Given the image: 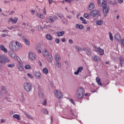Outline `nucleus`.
I'll list each match as a JSON object with an SVG mask.
<instances>
[{
    "instance_id": "nucleus-35",
    "label": "nucleus",
    "mask_w": 124,
    "mask_h": 124,
    "mask_svg": "<svg viewBox=\"0 0 124 124\" xmlns=\"http://www.w3.org/2000/svg\"><path fill=\"white\" fill-rule=\"evenodd\" d=\"M38 94L40 97H44V94H43V93H42V92H41V91H39Z\"/></svg>"
},
{
    "instance_id": "nucleus-4",
    "label": "nucleus",
    "mask_w": 124,
    "mask_h": 124,
    "mask_svg": "<svg viewBox=\"0 0 124 124\" xmlns=\"http://www.w3.org/2000/svg\"><path fill=\"white\" fill-rule=\"evenodd\" d=\"M9 62V59L5 55H0V67H1V63H6Z\"/></svg>"
},
{
    "instance_id": "nucleus-23",
    "label": "nucleus",
    "mask_w": 124,
    "mask_h": 124,
    "mask_svg": "<svg viewBox=\"0 0 124 124\" xmlns=\"http://www.w3.org/2000/svg\"><path fill=\"white\" fill-rule=\"evenodd\" d=\"M36 17H38V18H40V19H44V16L43 15H40L39 13H37L36 14Z\"/></svg>"
},
{
    "instance_id": "nucleus-36",
    "label": "nucleus",
    "mask_w": 124,
    "mask_h": 124,
    "mask_svg": "<svg viewBox=\"0 0 124 124\" xmlns=\"http://www.w3.org/2000/svg\"><path fill=\"white\" fill-rule=\"evenodd\" d=\"M43 112L45 113V114H46V115H48L49 114V111L47 110V109L44 108L43 110Z\"/></svg>"
},
{
    "instance_id": "nucleus-56",
    "label": "nucleus",
    "mask_w": 124,
    "mask_h": 124,
    "mask_svg": "<svg viewBox=\"0 0 124 124\" xmlns=\"http://www.w3.org/2000/svg\"><path fill=\"white\" fill-rule=\"evenodd\" d=\"M70 102H71V103H72L73 104H74V100H73V99H70Z\"/></svg>"
},
{
    "instance_id": "nucleus-42",
    "label": "nucleus",
    "mask_w": 124,
    "mask_h": 124,
    "mask_svg": "<svg viewBox=\"0 0 124 124\" xmlns=\"http://www.w3.org/2000/svg\"><path fill=\"white\" fill-rule=\"evenodd\" d=\"M27 75L29 77V78H31V79H33L34 77L33 76H32V75H31L30 73H28Z\"/></svg>"
},
{
    "instance_id": "nucleus-24",
    "label": "nucleus",
    "mask_w": 124,
    "mask_h": 124,
    "mask_svg": "<svg viewBox=\"0 0 124 124\" xmlns=\"http://www.w3.org/2000/svg\"><path fill=\"white\" fill-rule=\"evenodd\" d=\"M114 38L116 40H118V41H120V40L121 39V36L120 35V34H116L114 36Z\"/></svg>"
},
{
    "instance_id": "nucleus-34",
    "label": "nucleus",
    "mask_w": 124,
    "mask_h": 124,
    "mask_svg": "<svg viewBox=\"0 0 124 124\" xmlns=\"http://www.w3.org/2000/svg\"><path fill=\"white\" fill-rule=\"evenodd\" d=\"M25 115L27 117L28 119H30L31 120H32V117H31V115H30L29 114L25 113Z\"/></svg>"
},
{
    "instance_id": "nucleus-47",
    "label": "nucleus",
    "mask_w": 124,
    "mask_h": 124,
    "mask_svg": "<svg viewBox=\"0 0 124 124\" xmlns=\"http://www.w3.org/2000/svg\"><path fill=\"white\" fill-rule=\"evenodd\" d=\"M49 19H50V21L51 23H53L54 22V19H53V17L52 16H50L49 17Z\"/></svg>"
},
{
    "instance_id": "nucleus-58",
    "label": "nucleus",
    "mask_w": 124,
    "mask_h": 124,
    "mask_svg": "<svg viewBox=\"0 0 124 124\" xmlns=\"http://www.w3.org/2000/svg\"><path fill=\"white\" fill-rule=\"evenodd\" d=\"M34 12H35L34 10H32L31 11V14H32V15H33V14H34Z\"/></svg>"
},
{
    "instance_id": "nucleus-64",
    "label": "nucleus",
    "mask_w": 124,
    "mask_h": 124,
    "mask_svg": "<svg viewBox=\"0 0 124 124\" xmlns=\"http://www.w3.org/2000/svg\"><path fill=\"white\" fill-rule=\"evenodd\" d=\"M1 123H4V122H5V120L4 119H1Z\"/></svg>"
},
{
    "instance_id": "nucleus-50",
    "label": "nucleus",
    "mask_w": 124,
    "mask_h": 124,
    "mask_svg": "<svg viewBox=\"0 0 124 124\" xmlns=\"http://www.w3.org/2000/svg\"><path fill=\"white\" fill-rule=\"evenodd\" d=\"M1 91H5V90H6L5 87L2 86L1 88Z\"/></svg>"
},
{
    "instance_id": "nucleus-6",
    "label": "nucleus",
    "mask_w": 124,
    "mask_h": 124,
    "mask_svg": "<svg viewBox=\"0 0 124 124\" xmlns=\"http://www.w3.org/2000/svg\"><path fill=\"white\" fill-rule=\"evenodd\" d=\"M9 55L12 58H13V59H14V60H16L17 62H20V61H21L20 58L17 56V55H16V53H15V52H11L10 53H9Z\"/></svg>"
},
{
    "instance_id": "nucleus-46",
    "label": "nucleus",
    "mask_w": 124,
    "mask_h": 124,
    "mask_svg": "<svg viewBox=\"0 0 124 124\" xmlns=\"http://www.w3.org/2000/svg\"><path fill=\"white\" fill-rule=\"evenodd\" d=\"M78 70L79 72H81V71H82V70H83V67H79Z\"/></svg>"
},
{
    "instance_id": "nucleus-49",
    "label": "nucleus",
    "mask_w": 124,
    "mask_h": 124,
    "mask_svg": "<svg viewBox=\"0 0 124 124\" xmlns=\"http://www.w3.org/2000/svg\"><path fill=\"white\" fill-rule=\"evenodd\" d=\"M55 42H56V43H57L58 44H59V43H60V39H56L55 40Z\"/></svg>"
},
{
    "instance_id": "nucleus-9",
    "label": "nucleus",
    "mask_w": 124,
    "mask_h": 124,
    "mask_svg": "<svg viewBox=\"0 0 124 124\" xmlns=\"http://www.w3.org/2000/svg\"><path fill=\"white\" fill-rule=\"evenodd\" d=\"M16 66L19 71H23V70H24V66L23 65V63L22 62H20V61L18 62Z\"/></svg>"
},
{
    "instance_id": "nucleus-11",
    "label": "nucleus",
    "mask_w": 124,
    "mask_h": 124,
    "mask_svg": "<svg viewBox=\"0 0 124 124\" xmlns=\"http://www.w3.org/2000/svg\"><path fill=\"white\" fill-rule=\"evenodd\" d=\"M29 58L31 61H35V54L32 52L29 53Z\"/></svg>"
},
{
    "instance_id": "nucleus-8",
    "label": "nucleus",
    "mask_w": 124,
    "mask_h": 124,
    "mask_svg": "<svg viewBox=\"0 0 124 124\" xmlns=\"http://www.w3.org/2000/svg\"><path fill=\"white\" fill-rule=\"evenodd\" d=\"M54 93L57 98H62V92L59 90H55Z\"/></svg>"
},
{
    "instance_id": "nucleus-30",
    "label": "nucleus",
    "mask_w": 124,
    "mask_h": 124,
    "mask_svg": "<svg viewBox=\"0 0 124 124\" xmlns=\"http://www.w3.org/2000/svg\"><path fill=\"white\" fill-rule=\"evenodd\" d=\"M100 56H103L104 55V50L100 48L98 51Z\"/></svg>"
},
{
    "instance_id": "nucleus-59",
    "label": "nucleus",
    "mask_w": 124,
    "mask_h": 124,
    "mask_svg": "<svg viewBox=\"0 0 124 124\" xmlns=\"http://www.w3.org/2000/svg\"><path fill=\"white\" fill-rule=\"evenodd\" d=\"M21 98L22 99V101L24 102V101H25V99H24V95H22Z\"/></svg>"
},
{
    "instance_id": "nucleus-62",
    "label": "nucleus",
    "mask_w": 124,
    "mask_h": 124,
    "mask_svg": "<svg viewBox=\"0 0 124 124\" xmlns=\"http://www.w3.org/2000/svg\"><path fill=\"white\" fill-rule=\"evenodd\" d=\"M2 96V93L0 91V98Z\"/></svg>"
},
{
    "instance_id": "nucleus-21",
    "label": "nucleus",
    "mask_w": 124,
    "mask_h": 124,
    "mask_svg": "<svg viewBox=\"0 0 124 124\" xmlns=\"http://www.w3.org/2000/svg\"><path fill=\"white\" fill-rule=\"evenodd\" d=\"M46 38L47 40H49L50 41L53 40V37H52V36H51V34H47L46 36Z\"/></svg>"
},
{
    "instance_id": "nucleus-37",
    "label": "nucleus",
    "mask_w": 124,
    "mask_h": 124,
    "mask_svg": "<svg viewBox=\"0 0 124 124\" xmlns=\"http://www.w3.org/2000/svg\"><path fill=\"white\" fill-rule=\"evenodd\" d=\"M94 49L97 53H98V51H99L100 47H97V46H94Z\"/></svg>"
},
{
    "instance_id": "nucleus-45",
    "label": "nucleus",
    "mask_w": 124,
    "mask_h": 124,
    "mask_svg": "<svg viewBox=\"0 0 124 124\" xmlns=\"http://www.w3.org/2000/svg\"><path fill=\"white\" fill-rule=\"evenodd\" d=\"M64 1L66 2H68V3H71V2L73 1V0H64Z\"/></svg>"
},
{
    "instance_id": "nucleus-29",
    "label": "nucleus",
    "mask_w": 124,
    "mask_h": 124,
    "mask_svg": "<svg viewBox=\"0 0 124 124\" xmlns=\"http://www.w3.org/2000/svg\"><path fill=\"white\" fill-rule=\"evenodd\" d=\"M55 61H56V62H59V61H60V56L58 54H55Z\"/></svg>"
},
{
    "instance_id": "nucleus-22",
    "label": "nucleus",
    "mask_w": 124,
    "mask_h": 124,
    "mask_svg": "<svg viewBox=\"0 0 124 124\" xmlns=\"http://www.w3.org/2000/svg\"><path fill=\"white\" fill-rule=\"evenodd\" d=\"M96 81L97 82V84L99 85V86H102L101 80H100V78L99 77H97L96 78Z\"/></svg>"
},
{
    "instance_id": "nucleus-48",
    "label": "nucleus",
    "mask_w": 124,
    "mask_h": 124,
    "mask_svg": "<svg viewBox=\"0 0 124 124\" xmlns=\"http://www.w3.org/2000/svg\"><path fill=\"white\" fill-rule=\"evenodd\" d=\"M121 44L124 46V39H122L121 40Z\"/></svg>"
},
{
    "instance_id": "nucleus-19",
    "label": "nucleus",
    "mask_w": 124,
    "mask_h": 124,
    "mask_svg": "<svg viewBox=\"0 0 124 124\" xmlns=\"http://www.w3.org/2000/svg\"><path fill=\"white\" fill-rule=\"evenodd\" d=\"M48 51L46 48H44L43 50V55L44 57H47L48 56Z\"/></svg>"
},
{
    "instance_id": "nucleus-27",
    "label": "nucleus",
    "mask_w": 124,
    "mask_h": 124,
    "mask_svg": "<svg viewBox=\"0 0 124 124\" xmlns=\"http://www.w3.org/2000/svg\"><path fill=\"white\" fill-rule=\"evenodd\" d=\"M43 72L45 74H48V73H49V71L48 70V69H47V68H44L43 69Z\"/></svg>"
},
{
    "instance_id": "nucleus-15",
    "label": "nucleus",
    "mask_w": 124,
    "mask_h": 124,
    "mask_svg": "<svg viewBox=\"0 0 124 124\" xmlns=\"http://www.w3.org/2000/svg\"><path fill=\"white\" fill-rule=\"evenodd\" d=\"M92 59L93 60V61H94V62H100V58H99V57L97 56L96 55L93 56L92 57Z\"/></svg>"
},
{
    "instance_id": "nucleus-10",
    "label": "nucleus",
    "mask_w": 124,
    "mask_h": 124,
    "mask_svg": "<svg viewBox=\"0 0 124 124\" xmlns=\"http://www.w3.org/2000/svg\"><path fill=\"white\" fill-rule=\"evenodd\" d=\"M8 22H9V23L12 22V24H16V23L18 22V18H17L16 17H15L14 19L12 18H10L8 19Z\"/></svg>"
},
{
    "instance_id": "nucleus-61",
    "label": "nucleus",
    "mask_w": 124,
    "mask_h": 124,
    "mask_svg": "<svg viewBox=\"0 0 124 124\" xmlns=\"http://www.w3.org/2000/svg\"><path fill=\"white\" fill-rule=\"evenodd\" d=\"M6 36V35L5 34H3L1 35L2 37H5Z\"/></svg>"
},
{
    "instance_id": "nucleus-5",
    "label": "nucleus",
    "mask_w": 124,
    "mask_h": 124,
    "mask_svg": "<svg viewBox=\"0 0 124 124\" xmlns=\"http://www.w3.org/2000/svg\"><path fill=\"white\" fill-rule=\"evenodd\" d=\"M24 90L26 92H30L31 91V90H32V86H31V83L26 82L24 83Z\"/></svg>"
},
{
    "instance_id": "nucleus-39",
    "label": "nucleus",
    "mask_w": 124,
    "mask_h": 124,
    "mask_svg": "<svg viewBox=\"0 0 124 124\" xmlns=\"http://www.w3.org/2000/svg\"><path fill=\"white\" fill-rule=\"evenodd\" d=\"M56 64L57 67H61V62H59V61L56 62Z\"/></svg>"
},
{
    "instance_id": "nucleus-2",
    "label": "nucleus",
    "mask_w": 124,
    "mask_h": 124,
    "mask_svg": "<svg viewBox=\"0 0 124 124\" xmlns=\"http://www.w3.org/2000/svg\"><path fill=\"white\" fill-rule=\"evenodd\" d=\"M84 94H85V90L82 87H79L76 93V97L78 99H82L84 97Z\"/></svg>"
},
{
    "instance_id": "nucleus-38",
    "label": "nucleus",
    "mask_w": 124,
    "mask_h": 124,
    "mask_svg": "<svg viewBox=\"0 0 124 124\" xmlns=\"http://www.w3.org/2000/svg\"><path fill=\"white\" fill-rule=\"evenodd\" d=\"M84 16L86 19H89V18H90V15L88 14H85Z\"/></svg>"
},
{
    "instance_id": "nucleus-25",
    "label": "nucleus",
    "mask_w": 124,
    "mask_h": 124,
    "mask_svg": "<svg viewBox=\"0 0 124 124\" xmlns=\"http://www.w3.org/2000/svg\"><path fill=\"white\" fill-rule=\"evenodd\" d=\"M76 28L77 29H79V30H83L84 29V26L82 25H79V24H77L76 25Z\"/></svg>"
},
{
    "instance_id": "nucleus-60",
    "label": "nucleus",
    "mask_w": 124,
    "mask_h": 124,
    "mask_svg": "<svg viewBox=\"0 0 124 124\" xmlns=\"http://www.w3.org/2000/svg\"><path fill=\"white\" fill-rule=\"evenodd\" d=\"M118 1L119 3H122V2H123V0H118Z\"/></svg>"
},
{
    "instance_id": "nucleus-53",
    "label": "nucleus",
    "mask_w": 124,
    "mask_h": 124,
    "mask_svg": "<svg viewBox=\"0 0 124 124\" xmlns=\"http://www.w3.org/2000/svg\"><path fill=\"white\" fill-rule=\"evenodd\" d=\"M69 42L70 44H72L73 43V40H72V39H70L69 40Z\"/></svg>"
},
{
    "instance_id": "nucleus-18",
    "label": "nucleus",
    "mask_w": 124,
    "mask_h": 124,
    "mask_svg": "<svg viewBox=\"0 0 124 124\" xmlns=\"http://www.w3.org/2000/svg\"><path fill=\"white\" fill-rule=\"evenodd\" d=\"M0 50H2V51H3L4 53H7V49L5 48L4 46L1 45L0 46Z\"/></svg>"
},
{
    "instance_id": "nucleus-17",
    "label": "nucleus",
    "mask_w": 124,
    "mask_h": 124,
    "mask_svg": "<svg viewBox=\"0 0 124 124\" xmlns=\"http://www.w3.org/2000/svg\"><path fill=\"white\" fill-rule=\"evenodd\" d=\"M94 4H93V3H91L89 5L88 9L89 10H93L94 9Z\"/></svg>"
},
{
    "instance_id": "nucleus-28",
    "label": "nucleus",
    "mask_w": 124,
    "mask_h": 124,
    "mask_svg": "<svg viewBox=\"0 0 124 124\" xmlns=\"http://www.w3.org/2000/svg\"><path fill=\"white\" fill-rule=\"evenodd\" d=\"M80 20L82 21V23L83 24H88V23H87V21H86V19H85V18H84L83 17H80Z\"/></svg>"
},
{
    "instance_id": "nucleus-43",
    "label": "nucleus",
    "mask_w": 124,
    "mask_h": 124,
    "mask_svg": "<svg viewBox=\"0 0 124 124\" xmlns=\"http://www.w3.org/2000/svg\"><path fill=\"white\" fill-rule=\"evenodd\" d=\"M47 104V101H46L45 99L44 100V101L43 102L42 105H44L45 106Z\"/></svg>"
},
{
    "instance_id": "nucleus-7",
    "label": "nucleus",
    "mask_w": 124,
    "mask_h": 124,
    "mask_svg": "<svg viewBox=\"0 0 124 124\" xmlns=\"http://www.w3.org/2000/svg\"><path fill=\"white\" fill-rule=\"evenodd\" d=\"M98 3L99 6H102V7H106V5H107L105 0H98Z\"/></svg>"
},
{
    "instance_id": "nucleus-16",
    "label": "nucleus",
    "mask_w": 124,
    "mask_h": 124,
    "mask_svg": "<svg viewBox=\"0 0 124 124\" xmlns=\"http://www.w3.org/2000/svg\"><path fill=\"white\" fill-rule=\"evenodd\" d=\"M119 62H120V65L122 66H124V58L123 57H121L119 58Z\"/></svg>"
},
{
    "instance_id": "nucleus-32",
    "label": "nucleus",
    "mask_w": 124,
    "mask_h": 124,
    "mask_svg": "<svg viewBox=\"0 0 124 124\" xmlns=\"http://www.w3.org/2000/svg\"><path fill=\"white\" fill-rule=\"evenodd\" d=\"M64 34V31H62L61 32H59L57 33L58 36H62Z\"/></svg>"
},
{
    "instance_id": "nucleus-20",
    "label": "nucleus",
    "mask_w": 124,
    "mask_h": 124,
    "mask_svg": "<svg viewBox=\"0 0 124 124\" xmlns=\"http://www.w3.org/2000/svg\"><path fill=\"white\" fill-rule=\"evenodd\" d=\"M22 39L24 40L25 42V44L26 45H30V42L29 41V40L28 39L26 38L25 36L22 37Z\"/></svg>"
},
{
    "instance_id": "nucleus-57",
    "label": "nucleus",
    "mask_w": 124,
    "mask_h": 124,
    "mask_svg": "<svg viewBox=\"0 0 124 124\" xmlns=\"http://www.w3.org/2000/svg\"><path fill=\"white\" fill-rule=\"evenodd\" d=\"M49 4H51L52 2H53V0H48Z\"/></svg>"
},
{
    "instance_id": "nucleus-54",
    "label": "nucleus",
    "mask_w": 124,
    "mask_h": 124,
    "mask_svg": "<svg viewBox=\"0 0 124 124\" xmlns=\"http://www.w3.org/2000/svg\"><path fill=\"white\" fill-rule=\"evenodd\" d=\"M43 12L44 15H46V9H44Z\"/></svg>"
},
{
    "instance_id": "nucleus-41",
    "label": "nucleus",
    "mask_w": 124,
    "mask_h": 124,
    "mask_svg": "<svg viewBox=\"0 0 124 124\" xmlns=\"http://www.w3.org/2000/svg\"><path fill=\"white\" fill-rule=\"evenodd\" d=\"M52 56H48L47 58V61L48 62H52Z\"/></svg>"
},
{
    "instance_id": "nucleus-1",
    "label": "nucleus",
    "mask_w": 124,
    "mask_h": 124,
    "mask_svg": "<svg viewBox=\"0 0 124 124\" xmlns=\"http://www.w3.org/2000/svg\"><path fill=\"white\" fill-rule=\"evenodd\" d=\"M9 47L12 51H18L22 48V45L17 41H12L10 43Z\"/></svg>"
},
{
    "instance_id": "nucleus-40",
    "label": "nucleus",
    "mask_w": 124,
    "mask_h": 124,
    "mask_svg": "<svg viewBox=\"0 0 124 124\" xmlns=\"http://www.w3.org/2000/svg\"><path fill=\"white\" fill-rule=\"evenodd\" d=\"M25 69H31V65L27 64L25 66Z\"/></svg>"
},
{
    "instance_id": "nucleus-44",
    "label": "nucleus",
    "mask_w": 124,
    "mask_h": 124,
    "mask_svg": "<svg viewBox=\"0 0 124 124\" xmlns=\"http://www.w3.org/2000/svg\"><path fill=\"white\" fill-rule=\"evenodd\" d=\"M15 66V64H10L8 65V67H14Z\"/></svg>"
},
{
    "instance_id": "nucleus-51",
    "label": "nucleus",
    "mask_w": 124,
    "mask_h": 124,
    "mask_svg": "<svg viewBox=\"0 0 124 124\" xmlns=\"http://www.w3.org/2000/svg\"><path fill=\"white\" fill-rule=\"evenodd\" d=\"M79 72H80L78 70L77 72H75V74L76 75H78V74H79Z\"/></svg>"
},
{
    "instance_id": "nucleus-63",
    "label": "nucleus",
    "mask_w": 124,
    "mask_h": 124,
    "mask_svg": "<svg viewBox=\"0 0 124 124\" xmlns=\"http://www.w3.org/2000/svg\"><path fill=\"white\" fill-rule=\"evenodd\" d=\"M62 42H65V38L62 39Z\"/></svg>"
},
{
    "instance_id": "nucleus-13",
    "label": "nucleus",
    "mask_w": 124,
    "mask_h": 124,
    "mask_svg": "<svg viewBox=\"0 0 124 124\" xmlns=\"http://www.w3.org/2000/svg\"><path fill=\"white\" fill-rule=\"evenodd\" d=\"M103 7V12L105 16H106L107 14H108V12L109 11V8L107 7V5H106V7Z\"/></svg>"
},
{
    "instance_id": "nucleus-12",
    "label": "nucleus",
    "mask_w": 124,
    "mask_h": 124,
    "mask_svg": "<svg viewBox=\"0 0 124 124\" xmlns=\"http://www.w3.org/2000/svg\"><path fill=\"white\" fill-rule=\"evenodd\" d=\"M34 74L35 77L36 78V79H38V80L41 79V73L40 72L36 71L35 72Z\"/></svg>"
},
{
    "instance_id": "nucleus-55",
    "label": "nucleus",
    "mask_w": 124,
    "mask_h": 124,
    "mask_svg": "<svg viewBox=\"0 0 124 124\" xmlns=\"http://www.w3.org/2000/svg\"><path fill=\"white\" fill-rule=\"evenodd\" d=\"M8 30H9L10 31H12V30H13V29H14V27H9L8 28Z\"/></svg>"
},
{
    "instance_id": "nucleus-3",
    "label": "nucleus",
    "mask_w": 124,
    "mask_h": 124,
    "mask_svg": "<svg viewBox=\"0 0 124 124\" xmlns=\"http://www.w3.org/2000/svg\"><path fill=\"white\" fill-rule=\"evenodd\" d=\"M76 48L78 49V50L80 52V51H85L86 52V54L88 56H91L92 55V50L89 47H85L82 49V48L78 46H76Z\"/></svg>"
},
{
    "instance_id": "nucleus-14",
    "label": "nucleus",
    "mask_w": 124,
    "mask_h": 124,
    "mask_svg": "<svg viewBox=\"0 0 124 124\" xmlns=\"http://www.w3.org/2000/svg\"><path fill=\"white\" fill-rule=\"evenodd\" d=\"M98 15V10H94L92 11L90 13V15L92 16V17H95L97 15Z\"/></svg>"
},
{
    "instance_id": "nucleus-33",
    "label": "nucleus",
    "mask_w": 124,
    "mask_h": 124,
    "mask_svg": "<svg viewBox=\"0 0 124 124\" xmlns=\"http://www.w3.org/2000/svg\"><path fill=\"white\" fill-rule=\"evenodd\" d=\"M108 34H109L110 40H111V41H113V35H112V33L111 32H108Z\"/></svg>"
},
{
    "instance_id": "nucleus-26",
    "label": "nucleus",
    "mask_w": 124,
    "mask_h": 124,
    "mask_svg": "<svg viewBox=\"0 0 124 124\" xmlns=\"http://www.w3.org/2000/svg\"><path fill=\"white\" fill-rule=\"evenodd\" d=\"M13 117L15 118V119H16L18 121H20L21 120V118L20 117V115L18 114H14L13 115Z\"/></svg>"
},
{
    "instance_id": "nucleus-31",
    "label": "nucleus",
    "mask_w": 124,
    "mask_h": 124,
    "mask_svg": "<svg viewBox=\"0 0 124 124\" xmlns=\"http://www.w3.org/2000/svg\"><path fill=\"white\" fill-rule=\"evenodd\" d=\"M103 24V20H98L96 22V24L98 25V26H100L101 25H102Z\"/></svg>"
},
{
    "instance_id": "nucleus-52",
    "label": "nucleus",
    "mask_w": 124,
    "mask_h": 124,
    "mask_svg": "<svg viewBox=\"0 0 124 124\" xmlns=\"http://www.w3.org/2000/svg\"><path fill=\"white\" fill-rule=\"evenodd\" d=\"M79 72H80L78 70L77 72H75V74L76 75H78V74H79Z\"/></svg>"
}]
</instances>
